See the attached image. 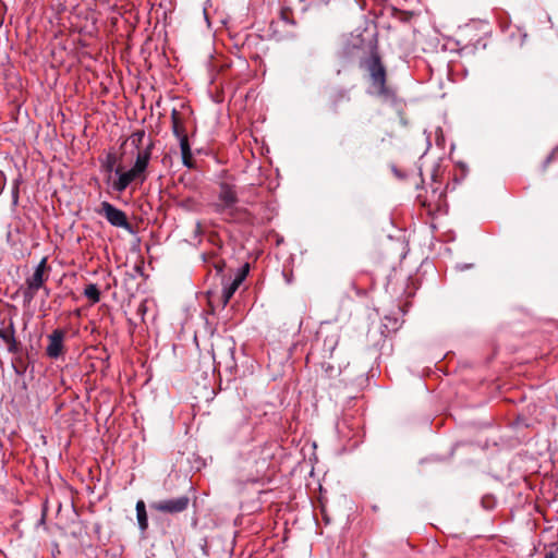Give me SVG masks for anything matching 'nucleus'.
I'll return each instance as SVG.
<instances>
[{"mask_svg":"<svg viewBox=\"0 0 558 558\" xmlns=\"http://www.w3.org/2000/svg\"><path fill=\"white\" fill-rule=\"evenodd\" d=\"M238 202L235 186L222 182L219 184L217 199L210 204V207L216 214L223 216L226 221L253 223V215L246 208L238 207Z\"/></svg>","mask_w":558,"mask_h":558,"instance_id":"obj_1","label":"nucleus"},{"mask_svg":"<svg viewBox=\"0 0 558 558\" xmlns=\"http://www.w3.org/2000/svg\"><path fill=\"white\" fill-rule=\"evenodd\" d=\"M361 68L367 73L369 95H375L384 100H392L395 90L387 83V69L379 53L373 50L369 56L361 61Z\"/></svg>","mask_w":558,"mask_h":558,"instance_id":"obj_2","label":"nucleus"},{"mask_svg":"<svg viewBox=\"0 0 558 558\" xmlns=\"http://www.w3.org/2000/svg\"><path fill=\"white\" fill-rule=\"evenodd\" d=\"M49 269L47 257H44L35 268L34 274L25 280V288L22 291L24 305H29L38 290L45 288Z\"/></svg>","mask_w":558,"mask_h":558,"instance_id":"obj_3","label":"nucleus"},{"mask_svg":"<svg viewBox=\"0 0 558 558\" xmlns=\"http://www.w3.org/2000/svg\"><path fill=\"white\" fill-rule=\"evenodd\" d=\"M114 172L118 175V179L111 183V187L118 193L125 191L132 182L138 181L140 183H143L147 178L146 174H142L133 167L130 170L124 171L123 168L119 166L116 168Z\"/></svg>","mask_w":558,"mask_h":558,"instance_id":"obj_4","label":"nucleus"},{"mask_svg":"<svg viewBox=\"0 0 558 558\" xmlns=\"http://www.w3.org/2000/svg\"><path fill=\"white\" fill-rule=\"evenodd\" d=\"M189 505L190 498L187 496H180L151 502L150 508L161 513L177 514L185 511Z\"/></svg>","mask_w":558,"mask_h":558,"instance_id":"obj_5","label":"nucleus"},{"mask_svg":"<svg viewBox=\"0 0 558 558\" xmlns=\"http://www.w3.org/2000/svg\"><path fill=\"white\" fill-rule=\"evenodd\" d=\"M99 214L102 215L110 225L131 230V225L125 213L114 207L109 202L101 203Z\"/></svg>","mask_w":558,"mask_h":558,"instance_id":"obj_6","label":"nucleus"},{"mask_svg":"<svg viewBox=\"0 0 558 558\" xmlns=\"http://www.w3.org/2000/svg\"><path fill=\"white\" fill-rule=\"evenodd\" d=\"M66 331L61 328L54 329L48 336V345L46 347V354L50 359H58L64 353V339Z\"/></svg>","mask_w":558,"mask_h":558,"instance_id":"obj_7","label":"nucleus"},{"mask_svg":"<svg viewBox=\"0 0 558 558\" xmlns=\"http://www.w3.org/2000/svg\"><path fill=\"white\" fill-rule=\"evenodd\" d=\"M248 270H250L248 264H244L239 269V271H238L235 278L232 280V282L223 288L222 294H221L222 306H226L229 303V301L233 296L234 292L239 289V287L242 284V282L246 278Z\"/></svg>","mask_w":558,"mask_h":558,"instance_id":"obj_8","label":"nucleus"},{"mask_svg":"<svg viewBox=\"0 0 558 558\" xmlns=\"http://www.w3.org/2000/svg\"><path fill=\"white\" fill-rule=\"evenodd\" d=\"M171 124H172V133L179 140L181 144L182 141H189L187 132L185 128V120L182 114L173 109L171 112Z\"/></svg>","mask_w":558,"mask_h":558,"instance_id":"obj_9","label":"nucleus"},{"mask_svg":"<svg viewBox=\"0 0 558 558\" xmlns=\"http://www.w3.org/2000/svg\"><path fill=\"white\" fill-rule=\"evenodd\" d=\"M153 146L154 143L150 142L144 149H138L137 151L136 160L133 168L140 171L142 174H146V169L150 160Z\"/></svg>","mask_w":558,"mask_h":558,"instance_id":"obj_10","label":"nucleus"},{"mask_svg":"<svg viewBox=\"0 0 558 558\" xmlns=\"http://www.w3.org/2000/svg\"><path fill=\"white\" fill-rule=\"evenodd\" d=\"M280 22L292 27L296 26V21L294 20L293 12L290 8H282L279 13V21L271 23L270 26L274 29V33L278 32Z\"/></svg>","mask_w":558,"mask_h":558,"instance_id":"obj_11","label":"nucleus"},{"mask_svg":"<svg viewBox=\"0 0 558 558\" xmlns=\"http://www.w3.org/2000/svg\"><path fill=\"white\" fill-rule=\"evenodd\" d=\"M3 341L8 344L9 352L15 354L20 351L21 343L15 338V328L12 320L8 326V333L4 336Z\"/></svg>","mask_w":558,"mask_h":558,"instance_id":"obj_12","label":"nucleus"},{"mask_svg":"<svg viewBox=\"0 0 558 558\" xmlns=\"http://www.w3.org/2000/svg\"><path fill=\"white\" fill-rule=\"evenodd\" d=\"M136 514L140 529L145 531L148 526V519L145 502L143 500H138L136 502Z\"/></svg>","mask_w":558,"mask_h":558,"instance_id":"obj_13","label":"nucleus"},{"mask_svg":"<svg viewBox=\"0 0 558 558\" xmlns=\"http://www.w3.org/2000/svg\"><path fill=\"white\" fill-rule=\"evenodd\" d=\"M181 148V155H182V162L185 167L192 169L194 167V161L192 157L191 146L189 141H182L180 144Z\"/></svg>","mask_w":558,"mask_h":558,"instance_id":"obj_14","label":"nucleus"},{"mask_svg":"<svg viewBox=\"0 0 558 558\" xmlns=\"http://www.w3.org/2000/svg\"><path fill=\"white\" fill-rule=\"evenodd\" d=\"M84 295L92 301L93 304L100 301V291L96 284L89 283L84 289Z\"/></svg>","mask_w":558,"mask_h":558,"instance_id":"obj_15","label":"nucleus"},{"mask_svg":"<svg viewBox=\"0 0 558 558\" xmlns=\"http://www.w3.org/2000/svg\"><path fill=\"white\" fill-rule=\"evenodd\" d=\"M145 137V132L143 130L135 131L129 137L131 145H133L136 149H140V146Z\"/></svg>","mask_w":558,"mask_h":558,"instance_id":"obj_16","label":"nucleus"},{"mask_svg":"<svg viewBox=\"0 0 558 558\" xmlns=\"http://www.w3.org/2000/svg\"><path fill=\"white\" fill-rule=\"evenodd\" d=\"M323 369L327 377L332 378L340 375V369L329 363L323 364Z\"/></svg>","mask_w":558,"mask_h":558,"instance_id":"obj_17","label":"nucleus"},{"mask_svg":"<svg viewBox=\"0 0 558 558\" xmlns=\"http://www.w3.org/2000/svg\"><path fill=\"white\" fill-rule=\"evenodd\" d=\"M395 12H396L395 16L402 22H408L413 16L412 12H405V11H400V10H395Z\"/></svg>","mask_w":558,"mask_h":558,"instance_id":"obj_18","label":"nucleus"},{"mask_svg":"<svg viewBox=\"0 0 558 558\" xmlns=\"http://www.w3.org/2000/svg\"><path fill=\"white\" fill-rule=\"evenodd\" d=\"M555 154L556 151L553 150L547 157L546 159L544 160L543 162V166H542V170L543 171H546V169L548 168V166L553 162V160L555 159Z\"/></svg>","mask_w":558,"mask_h":558,"instance_id":"obj_19","label":"nucleus"},{"mask_svg":"<svg viewBox=\"0 0 558 558\" xmlns=\"http://www.w3.org/2000/svg\"><path fill=\"white\" fill-rule=\"evenodd\" d=\"M113 163H114V157H113V156H111V155H109V157H108V162H107V165H106V169H107V171H109V172H111V171H112V169H113Z\"/></svg>","mask_w":558,"mask_h":558,"instance_id":"obj_20","label":"nucleus"},{"mask_svg":"<svg viewBox=\"0 0 558 558\" xmlns=\"http://www.w3.org/2000/svg\"><path fill=\"white\" fill-rule=\"evenodd\" d=\"M225 265H226V264H225V262H223V260H219V262H217V263H215V264H214V266H215V268H216V270H217V272H218V274H220V272L223 270Z\"/></svg>","mask_w":558,"mask_h":558,"instance_id":"obj_21","label":"nucleus"},{"mask_svg":"<svg viewBox=\"0 0 558 558\" xmlns=\"http://www.w3.org/2000/svg\"><path fill=\"white\" fill-rule=\"evenodd\" d=\"M417 199L421 202V205H422L423 207H428V208H430V204L427 202V199H426V198H422V196H421V195H418V196H417Z\"/></svg>","mask_w":558,"mask_h":558,"instance_id":"obj_22","label":"nucleus"},{"mask_svg":"<svg viewBox=\"0 0 558 558\" xmlns=\"http://www.w3.org/2000/svg\"><path fill=\"white\" fill-rule=\"evenodd\" d=\"M294 37H295V33L294 32H288L286 35L279 36L278 39L294 38Z\"/></svg>","mask_w":558,"mask_h":558,"instance_id":"obj_23","label":"nucleus"},{"mask_svg":"<svg viewBox=\"0 0 558 558\" xmlns=\"http://www.w3.org/2000/svg\"><path fill=\"white\" fill-rule=\"evenodd\" d=\"M13 367H14V369H15L16 374H20V375H21V374H23V373L25 372V366H23V365L16 366V365L14 364V365H13Z\"/></svg>","mask_w":558,"mask_h":558,"instance_id":"obj_24","label":"nucleus"},{"mask_svg":"<svg viewBox=\"0 0 558 558\" xmlns=\"http://www.w3.org/2000/svg\"><path fill=\"white\" fill-rule=\"evenodd\" d=\"M8 333V327L4 328V329H0V338L3 340L4 339V336H7Z\"/></svg>","mask_w":558,"mask_h":558,"instance_id":"obj_25","label":"nucleus"},{"mask_svg":"<svg viewBox=\"0 0 558 558\" xmlns=\"http://www.w3.org/2000/svg\"><path fill=\"white\" fill-rule=\"evenodd\" d=\"M45 291V295L49 296L50 290L45 286V288H41Z\"/></svg>","mask_w":558,"mask_h":558,"instance_id":"obj_26","label":"nucleus"},{"mask_svg":"<svg viewBox=\"0 0 558 558\" xmlns=\"http://www.w3.org/2000/svg\"><path fill=\"white\" fill-rule=\"evenodd\" d=\"M347 96V93L344 90L339 92V98H344Z\"/></svg>","mask_w":558,"mask_h":558,"instance_id":"obj_27","label":"nucleus"},{"mask_svg":"<svg viewBox=\"0 0 558 558\" xmlns=\"http://www.w3.org/2000/svg\"><path fill=\"white\" fill-rule=\"evenodd\" d=\"M545 558H556V557L553 553H547Z\"/></svg>","mask_w":558,"mask_h":558,"instance_id":"obj_28","label":"nucleus"},{"mask_svg":"<svg viewBox=\"0 0 558 558\" xmlns=\"http://www.w3.org/2000/svg\"><path fill=\"white\" fill-rule=\"evenodd\" d=\"M138 311H143V312H145L144 306H140V310H138Z\"/></svg>","mask_w":558,"mask_h":558,"instance_id":"obj_29","label":"nucleus"}]
</instances>
